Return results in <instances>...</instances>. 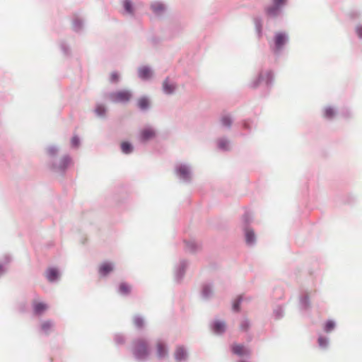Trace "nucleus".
I'll use <instances>...</instances> for the list:
<instances>
[{
  "label": "nucleus",
  "instance_id": "nucleus-48",
  "mask_svg": "<svg viewBox=\"0 0 362 362\" xmlns=\"http://www.w3.org/2000/svg\"><path fill=\"white\" fill-rule=\"evenodd\" d=\"M356 33L360 39H362V25H358L355 28Z\"/></svg>",
  "mask_w": 362,
  "mask_h": 362
},
{
  "label": "nucleus",
  "instance_id": "nucleus-36",
  "mask_svg": "<svg viewBox=\"0 0 362 362\" xmlns=\"http://www.w3.org/2000/svg\"><path fill=\"white\" fill-rule=\"evenodd\" d=\"M335 327H336L335 321H334L333 320H329L325 323L324 327H323V330L326 333H330L332 331H334Z\"/></svg>",
  "mask_w": 362,
  "mask_h": 362
},
{
  "label": "nucleus",
  "instance_id": "nucleus-32",
  "mask_svg": "<svg viewBox=\"0 0 362 362\" xmlns=\"http://www.w3.org/2000/svg\"><path fill=\"white\" fill-rule=\"evenodd\" d=\"M251 325L252 323L247 317H243L239 325L240 331L242 332H247Z\"/></svg>",
  "mask_w": 362,
  "mask_h": 362
},
{
  "label": "nucleus",
  "instance_id": "nucleus-10",
  "mask_svg": "<svg viewBox=\"0 0 362 362\" xmlns=\"http://www.w3.org/2000/svg\"><path fill=\"white\" fill-rule=\"evenodd\" d=\"M214 293V285L211 282H206L202 284L201 297L204 300H210Z\"/></svg>",
  "mask_w": 362,
  "mask_h": 362
},
{
  "label": "nucleus",
  "instance_id": "nucleus-31",
  "mask_svg": "<svg viewBox=\"0 0 362 362\" xmlns=\"http://www.w3.org/2000/svg\"><path fill=\"white\" fill-rule=\"evenodd\" d=\"M83 27H84L83 20L79 17H75L72 22L73 30L76 33H79L83 29Z\"/></svg>",
  "mask_w": 362,
  "mask_h": 362
},
{
  "label": "nucleus",
  "instance_id": "nucleus-20",
  "mask_svg": "<svg viewBox=\"0 0 362 362\" xmlns=\"http://www.w3.org/2000/svg\"><path fill=\"white\" fill-rule=\"evenodd\" d=\"M175 359L177 362H185L187 359V351L182 346H177L175 351Z\"/></svg>",
  "mask_w": 362,
  "mask_h": 362
},
{
  "label": "nucleus",
  "instance_id": "nucleus-12",
  "mask_svg": "<svg viewBox=\"0 0 362 362\" xmlns=\"http://www.w3.org/2000/svg\"><path fill=\"white\" fill-rule=\"evenodd\" d=\"M156 356L159 360L164 359L168 356V347L166 343L159 340L156 344Z\"/></svg>",
  "mask_w": 362,
  "mask_h": 362
},
{
  "label": "nucleus",
  "instance_id": "nucleus-1",
  "mask_svg": "<svg viewBox=\"0 0 362 362\" xmlns=\"http://www.w3.org/2000/svg\"><path fill=\"white\" fill-rule=\"evenodd\" d=\"M274 82V74L272 69H261L257 75L251 79L248 86L256 89L262 86L264 90L268 93Z\"/></svg>",
  "mask_w": 362,
  "mask_h": 362
},
{
  "label": "nucleus",
  "instance_id": "nucleus-14",
  "mask_svg": "<svg viewBox=\"0 0 362 362\" xmlns=\"http://www.w3.org/2000/svg\"><path fill=\"white\" fill-rule=\"evenodd\" d=\"M123 15L134 17L136 13V8L132 0L122 1Z\"/></svg>",
  "mask_w": 362,
  "mask_h": 362
},
{
  "label": "nucleus",
  "instance_id": "nucleus-27",
  "mask_svg": "<svg viewBox=\"0 0 362 362\" xmlns=\"http://www.w3.org/2000/svg\"><path fill=\"white\" fill-rule=\"evenodd\" d=\"M150 100L147 96H142L137 101V106L141 111H147L150 108Z\"/></svg>",
  "mask_w": 362,
  "mask_h": 362
},
{
  "label": "nucleus",
  "instance_id": "nucleus-22",
  "mask_svg": "<svg viewBox=\"0 0 362 362\" xmlns=\"http://www.w3.org/2000/svg\"><path fill=\"white\" fill-rule=\"evenodd\" d=\"M217 147L220 151H229L231 149V142L227 137H221L216 141Z\"/></svg>",
  "mask_w": 362,
  "mask_h": 362
},
{
  "label": "nucleus",
  "instance_id": "nucleus-47",
  "mask_svg": "<svg viewBox=\"0 0 362 362\" xmlns=\"http://www.w3.org/2000/svg\"><path fill=\"white\" fill-rule=\"evenodd\" d=\"M119 74L116 72H114L110 76V82L112 83H117L119 81Z\"/></svg>",
  "mask_w": 362,
  "mask_h": 362
},
{
  "label": "nucleus",
  "instance_id": "nucleus-46",
  "mask_svg": "<svg viewBox=\"0 0 362 362\" xmlns=\"http://www.w3.org/2000/svg\"><path fill=\"white\" fill-rule=\"evenodd\" d=\"M71 145L72 148H78L80 145V139L77 136H74L71 140Z\"/></svg>",
  "mask_w": 362,
  "mask_h": 362
},
{
  "label": "nucleus",
  "instance_id": "nucleus-26",
  "mask_svg": "<svg viewBox=\"0 0 362 362\" xmlns=\"http://www.w3.org/2000/svg\"><path fill=\"white\" fill-rule=\"evenodd\" d=\"M114 269V264L111 262H105L99 268V274L102 276H107Z\"/></svg>",
  "mask_w": 362,
  "mask_h": 362
},
{
  "label": "nucleus",
  "instance_id": "nucleus-24",
  "mask_svg": "<svg viewBox=\"0 0 362 362\" xmlns=\"http://www.w3.org/2000/svg\"><path fill=\"white\" fill-rule=\"evenodd\" d=\"M233 119L230 114H223L221 116L220 123L221 127L230 129L232 127Z\"/></svg>",
  "mask_w": 362,
  "mask_h": 362
},
{
  "label": "nucleus",
  "instance_id": "nucleus-43",
  "mask_svg": "<svg viewBox=\"0 0 362 362\" xmlns=\"http://www.w3.org/2000/svg\"><path fill=\"white\" fill-rule=\"evenodd\" d=\"M114 341L117 345H122L125 343V337L122 334H115L114 336Z\"/></svg>",
  "mask_w": 362,
  "mask_h": 362
},
{
  "label": "nucleus",
  "instance_id": "nucleus-5",
  "mask_svg": "<svg viewBox=\"0 0 362 362\" xmlns=\"http://www.w3.org/2000/svg\"><path fill=\"white\" fill-rule=\"evenodd\" d=\"M174 172L175 176L181 182L189 184L193 180V168L189 163H180L176 164Z\"/></svg>",
  "mask_w": 362,
  "mask_h": 362
},
{
  "label": "nucleus",
  "instance_id": "nucleus-9",
  "mask_svg": "<svg viewBox=\"0 0 362 362\" xmlns=\"http://www.w3.org/2000/svg\"><path fill=\"white\" fill-rule=\"evenodd\" d=\"M188 264L189 263L187 260L182 259L179 264L175 267V280L177 282H180L182 280Z\"/></svg>",
  "mask_w": 362,
  "mask_h": 362
},
{
  "label": "nucleus",
  "instance_id": "nucleus-39",
  "mask_svg": "<svg viewBox=\"0 0 362 362\" xmlns=\"http://www.w3.org/2000/svg\"><path fill=\"white\" fill-rule=\"evenodd\" d=\"M133 322L137 329H141L144 326V319L142 316L139 315L134 317Z\"/></svg>",
  "mask_w": 362,
  "mask_h": 362
},
{
  "label": "nucleus",
  "instance_id": "nucleus-38",
  "mask_svg": "<svg viewBox=\"0 0 362 362\" xmlns=\"http://www.w3.org/2000/svg\"><path fill=\"white\" fill-rule=\"evenodd\" d=\"M273 315L276 320L281 319L284 315V310L282 306L278 305L273 310Z\"/></svg>",
  "mask_w": 362,
  "mask_h": 362
},
{
  "label": "nucleus",
  "instance_id": "nucleus-45",
  "mask_svg": "<svg viewBox=\"0 0 362 362\" xmlns=\"http://www.w3.org/2000/svg\"><path fill=\"white\" fill-rule=\"evenodd\" d=\"M254 122L250 119H245L242 122V127L248 132H251Z\"/></svg>",
  "mask_w": 362,
  "mask_h": 362
},
{
  "label": "nucleus",
  "instance_id": "nucleus-41",
  "mask_svg": "<svg viewBox=\"0 0 362 362\" xmlns=\"http://www.w3.org/2000/svg\"><path fill=\"white\" fill-rule=\"evenodd\" d=\"M336 115V111L332 107H327L324 110V117L327 119H332Z\"/></svg>",
  "mask_w": 362,
  "mask_h": 362
},
{
  "label": "nucleus",
  "instance_id": "nucleus-4",
  "mask_svg": "<svg viewBox=\"0 0 362 362\" xmlns=\"http://www.w3.org/2000/svg\"><path fill=\"white\" fill-rule=\"evenodd\" d=\"M289 42V35L285 31L276 32L274 33L272 42L269 43V47L275 56H280L286 45Z\"/></svg>",
  "mask_w": 362,
  "mask_h": 362
},
{
  "label": "nucleus",
  "instance_id": "nucleus-35",
  "mask_svg": "<svg viewBox=\"0 0 362 362\" xmlns=\"http://www.w3.org/2000/svg\"><path fill=\"white\" fill-rule=\"evenodd\" d=\"M59 151V148L54 145L49 146L47 148V153L50 157V160L56 159Z\"/></svg>",
  "mask_w": 362,
  "mask_h": 362
},
{
  "label": "nucleus",
  "instance_id": "nucleus-33",
  "mask_svg": "<svg viewBox=\"0 0 362 362\" xmlns=\"http://www.w3.org/2000/svg\"><path fill=\"white\" fill-rule=\"evenodd\" d=\"M317 344L321 349H327L329 345V339L327 337L320 335L317 339Z\"/></svg>",
  "mask_w": 362,
  "mask_h": 362
},
{
  "label": "nucleus",
  "instance_id": "nucleus-17",
  "mask_svg": "<svg viewBox=\"0 0 362 362\" xmlns=\"http://www.w3.org/2000/svg\"><path fill=\"white\" fill-rule=\"evenodd\" d=\"M177 88L176 83L171 81L169 78H166L162 84L163 92L165 95H173Z\"/></svg>",
  "mask_w": 362,
  "mask_h": 362
},
{
  "label": "nucleus",
  "instance_id": "nucleus-37",
  "mask_svg": "<svg viewBox=\"0 0 362 362\" xmlns=\"http://www.w3.org/2000/svg\"><path fill=\"white\" fill-rule=\"evenodd\" d=\"M121 149L124 154H130L133 151V146L128 141H124L121 144Z\"/></svg>",
  "mask_w": 362,
  "mask_h": 362
},
{
  "label": "nucleus",
  "instance_id": "nucleus-21",
  "mask_svg": "<svg viewBox=\"0 0 362 362\" xmlns=\"http://www.w3.org/2000/svg\"><path fill=\"white\" fill-rule=\"evenodd\" d=\"M151 9L155 15L160 16L165 12L166 6L163 2L155 1L151 4Z\"/></svg>",
  "mask_w": 362,
  "mask_h": 362
},
{
  "label": "nucleus",
  "instance_id": "nucleus-16",
  "mask_svg": "<svg viewBox=\"0 0 362 362\" xmlns=\"http://www.w3.org/2000/svg\"><path fill=\"white\" fill-rule=\"evenodd\" d=\"M252 21L257 37L258 39H261L263 36L264 20L260 16H256L253 17Z\"/></svg>",
  "mask_w": 362,
  "mask_h": 362
},
{
  "label": "nucleus",
  "instance_id": "nucleus-2",
  "mask_svg": "<svg viewBox=\"0 0 362 362\" xmlns=\"http://www.w3.org/2000/svg\"><path fill=\"white\" fill-rule=\"evenodd\" d=\"M132 352L136 360L146 361L151 353L148 341L142 338L134 339L132 342Z\"/></svg>",
  "mask_w": 362,
  "mask_h": 362
},
{
  "label": "nucleus",
  "instance_id": "nucleus-44",
  "mask_svg": "<svg viewBox=\"0 0 362 362\" xmlns=\"http://www.w3.org/2000/svg\"><path fill=\"white\" fill-rule=\"evenodd\" d=\"M60 48L64 55L70 56V54H71L70 47L65 42H60Z\"/></svg>",
  "mask_w": 362,
  "mask_h": 362
},
{
  "label": "nucleus",
  "instance_id": "nucleus-34",
  "mask_svg": "<svg viewBox=\"0 0 362 362\" xmlns=\"http://www.w3.org/2000/svg\"><path fill=\"white\" fill-rule=\"evenodd\" d=\"M107 108L105 105L98 103L95 106L94 112L95 115L99 117H105L106 114Z\"/></svg>",
  "mask_w": 362,
  "mask_h": 362
},
{
  "label": "nucleus",
  "instance_id": "nucleus-8",
  "mask_svg": "<svg viewBox=\"0 0 362 362\" xmlns=\"http://www.w3.org/2000/svg\"><path fill=\"white\" fill-rule=\"evenodd\" d=\"M230 349L231 353L239 357L240 359H248L251 356V349L243 344L233 343L230 345Z\"/></svg>",
  "mask_w": 362,
  "mask_h": 362
},
{
  "label": "nucleus",
  "instance_id": "nucleus-50",
  "mask_svg": "<svg viewBox=\"0 0 362 362\" xmlns=\"http://www.w3.org/2000/svg\"><path fill=\"white\" fill-rule=\"evenodd\" d=\"M237 362H248V361L245 359H239Z\"/></svg>",
  "mask_w": 362,
  "mask_h": 362
},
{
  "label": "nucleus",
  "instance_id": "nucleus-49",
  "mask_svg": "<svg viewBox=\"0 0 362 362\" xmlns=\"http://www.w3.org/2000/svg\"><path fill=\"white\" fill-rule=\"evenodd\" d=\"M6 272V268L4 267V266L1 264H0V276L4 274Z\"/></svg>",
  "mask_w": 362,
  "mask_h": 362
},
{
  "label": "nucleus",
  "instance_id": "nucleus-25",
  "mask_svg": "<svg viewBox=\"0 0 362 362\" xmlns=\"http://www.w3.org/2000/svg\"><path fill=\"white\" fill-rule=\"evenodd\" d=\"M299 305L301 310H306L310 307V298L308 293H303L299 298Z\"/></svg>",
  "mask_w": 362,
  "mask_h": 362
},
{
  "label": "nucleus",
  "instance_id": "nucleus-30",
  "mask_svg": "<svg viewBox=\"0 0 362 362\" xmlns=\"http://www.w3.org/2000/svg\"><path fill=\"white\" fill-rule=\"evenodd\" d=\"M131 291H132L131 286L125 282L121 283L119 285L118 289H117L118 293L123 296H129L131 293Z\"/></svg>",
  "mask_w": 362,
  "mask_h": 362
},
{
  "label": "nucleus",
  "instance_id": "nucleus-28",
  "mask_svg": "<svg viewBox=\"0 0 362 362\" xmlns=\"http://www.w3.org/2000/svg\"><path fill=\"white\" fill-rule=\"evenodd\" d=\"M48 308V305L42 302L33 303V312L36 315H42Z\"/></svg>",
  "mask_w": 362,
  "mask_h": 362
},
{
  "label": "nucleus",
  "instance_id": "nucleus-19",
  "mask_svg": "<svg viewBox=\"0 0 362 362\" xmlns=\"http://www.w3.org/2000/svg\"><path fill=\"white\" fill-rule=\"evenodd\" d=\"M245 242L247 245L252 246L256 243V236L254 230L249 226L244 228Z\"/></svg>",
  "mask_w": 362,
  "mask_h": 362
},
{
  "label": "nucleus",
  "instance_id": "nucleus-11",
  "mask_svg": "<svg viewBox=\"0 0 362 362\" xmlns=\"http://www.w3.org/2000/svg\"><path fill=\"white\" fill-rule=\"evenodd\" d=\"M211 331L217 335H221L226 331V324L224 321L215 320L210 323Z\"/></svg>",
  "mask_w": 362,
  "mask_h": 362
},
{
  "label": "nucleus",
  "instance_id": "nucleus-42",
  "mask_svg": "<svg viewBox=\"0 0 362 362\" xmlns=\"http://www.w3.org/2000/svg\"><path fill=\"white\" fill-rule=\"evenodd\" d=\"M243 302V296H238L233 303V310L235 312H239L240 311V304Z\"/></svg>",
  "mask_w": 362,
  "mask_h": 362
},
{
  "label": "nucleus",
  "instance_id": "nucleus-6",
  "mask_svg": "<svg viewBox=\"0 0 362 362\" xmlns=\"http://www.w3.org/2000/svg\"><path fill=\"white\" fill-rule=\"evenodd\" d=\"M71 163V157L69 154H66L59 160L57 158L50 160L49 165L53 172L64 175Z\"/></svg>",
  "mask_w": 362,
  "mask_h": 362
},
{
  "label": "nucleus",
  "instance_id": "nucleus-3",
  "mask_svg": "<svg viewBox=\"0 0 362 362\" xmlns=\"http://www.w3.org/2000/svg\"><path fill=\"white\" fill-rule=\"evenodd\" d=\"M288 4V0H271V4L264 8L266 16L272 20H276L284 16V11Z\"/></svg>",
  "mask_w": 362,
  "mask_h": 362
},
{
  "label": "nucleus",
  "instance_id": "nucleus-40",
  "mask_svg": "<svg viewBox=\"0 0 362 362\" xmlns=\"http://www.w3.org/2000/svg\"><path fill=\"white\" fill-rule=\"evenodd\" d=\"M253 220V216L252 214L250 211H246L244 215L243 216V223L244 225L243 228L245 226H248V225Z\"/></svg>",
  "mask_w": 362,
  "mask_h": 362
},
{
  "label": "nucleus",
  "instance_id": "nucleus-18",
  "mask_svg": "<svg viewBox=\"0 0 362 362\" xmlns=\"http://www.w3.org/2000/svg\"><path fill=\"white\" fill-rule=\"evenodd\" d=\"M156 136V132L152 127H146L143 129L139 135V139L141 142H146Z\"/></svg>",
  "mask_w": 362,
  "mask_h": 362
},
{
  "label": "nucleus",
  "instance_id": "nucleus-7",
  "mask_svg": "<svg viewBox=\"0 0 362 362\" xmlns=\"http://www.w3.org/2000/svg\"><path fill=\"white\" fill-rule=\"evenodd\" d=\"M107 98L114 103H127L132 97V93L129 90H122L109 93Z\"/></svg>",
  "mask_w": 362,
  "mask_h": 362
},
{
  "label": "nucleus",
  "instance_id": "nucleus-15",
  "mask_svg": "<svg viewBox=\"0 0 362 362\" xmlns=\"http://www.w3.org/2000/svg\"><path fill=\"white\" fill-rule=\"evenodd\" d=\"M54 326L55 323L52 320H43L40 325V332L47 336L54 330Z\"/></svg>",
  "mask_w": 362,
  "mask_h": 362
},
{
  "label": "nucleus",
  "instance_id": "nucleus-29",
  "mask_svg": "<svg viewBox=\"0 0 362 362\" xmlns=\"http://www.w3.org/2000/svg\"><path fill=\"white\" fill-rule=\"evenodd\" d=\"M59 272L55 268H49L46 272V278L51 283L57 281L59 279Z\"/></svg>",
  "mask_w": 362,
  "mask_h": 362
},
{
  "label": "nucleus",
  "instance_id": "nucleus-13",
  "mask_svg": "<svg viewBox=\"0 0 362 362\" xmlns=\"http://www.w3.org/2000/svg\"><path fill=\"white\" fill-rule=\"evenodd\" d=\"M138 77L142 81L150 80L153 74L152 69L148 66H142L138 68Z\"/></svg>",
  "mask_w": 362,
  "mask_h": 362
},
{
  "label": "nucleus",
  "instance_id": "nucleus-23",
  "mask_svg": "<svg viewBox=\"0 0 362 362\" xmlns=\"http://www.w3.org/2000/svg\"><path fill=\"white\" fill-rule=\"evenodd\" d=\"M185 250L190 253H196L201 249V244L194 240L185 241Z\"/></svg>",
  "mask_w": 362,
  "mask_h": 362
}]
</instances>
